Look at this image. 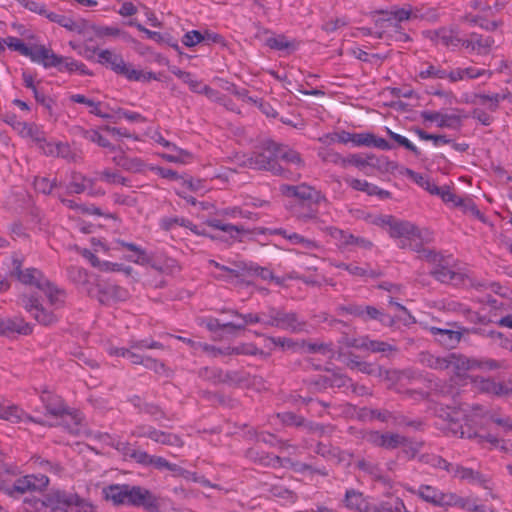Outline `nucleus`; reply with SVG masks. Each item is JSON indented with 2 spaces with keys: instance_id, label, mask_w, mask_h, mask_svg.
<instances>
[{
  "instance_id": "2f4dec72",
  "label": "nucleus",
  "mask_w": 512,
  "mask_h": 512,
  "mask_svg": "<svg viewBox=\"0 0 512 512\" xmlns=\"http://www.w3.org/2000/svg\"><path fill=\"white\" fill-rule=\"evenodd\" d=\"M485 74L491 75V72L485 69H477L474 67L457 68L448 73V79L451 82H457L464 79H476Z\"/></svg>"
},
{
  "instance_id": "c03bdc74",
  "label": "nucleus",
  "mask_w": 512,
  "mask_h": 512,
  "mask_svg": "<svg viewBox=\"0 0 512 512\" xmlns=\"http://www.w3.org/2000/svg\"><path fill=\"white\" fill-rule=\"evenodd\" d=\"M67 276L71 282L79 287H85L89 283L87 270L79 266L68 267Z\"/></svg>"
},
{
  "instance_id": "a878e982",
  "label": "nucleus",
  "mask_w": 512,
  "mask_h": 512,
  "mask_svg": "<svg viewBox=\"0 0 512 512\" xmlns=\"http://www.w3.org/2000/svg\"><path fill=\"white\" fill-rule=\"evenodd\" d=\"M481 430L482 426L478 424L476 415L466 417L460 431V438L475 440L478 444H483Z\"/></svg>"
},
{
  "instance_id": "b1692460",
  "label": "nucleus",
  "mask_w": 512,
  "mask_h": 512,
  "mask_svg": "<svg viewBox=\"0 0 512 512\" xmlns=\"http://www.w3.org/2000/svg\"><path fill=\"white\" fill-rule=\"evenodd\" d=\"M430 332L435 336L436 340L447 349L455 348L460 343L463 336L461 331L438 327H431Z\"/></svg>"
},
{
  "instance_id": "9d476101",
  "label": "nucleus",
  "mask_w": 512,
  "mask_h": 512,
  "mask_svg": "<svg viewBox=\"0 0 512 512\" xmlns=\"http://www.w3.org/2000/svg\"><path fill=\"white\" fill-rule=\"evenodd\" d=\"M452 367L457 375L470 370H495L502 367L501 363L493 359L470 358L460 353L447 354V369Z\"/></svg>"
},
{
  "instance_id": "4be33fe9",
  "label": "nucleus",
  "mask_w": 512,
  "mask_h": 512,
  "mask_svg": "<svg viewBox=\"0 0 512 512\" xmlns=\"http://www.w3.org/2000/svg\"><path fill=\"white\" fill-rule=\"evenodd\" d=\"M62 56L57 55L51 48L42 44H34V62L46 69L56 68L60 64Z\"/></svg>"
},
{
  "instance_id": "79ce46f5",
  "label": "nucleus",
  "mask_w": 512,
  "mask_h": 512,
  "mask_svg": "<svg viewBox=\"0 0 512 512\" xmlns=\"http://www.w3.org/2000/svg\"><path fill=\"white\" fill-rule=\"evenodd\" d=\"M113 161L115 164L124 170L130 171V172H140L142 171L144 164L143 162L138 158H129L125 156L124 154L120 156H115L113 158Z\"/></svg>"
},
{
  "instance_id": "3c124183",
  "label": "nucleus",
  "mask_w": 512,
  "mask_h": 512,
  "mask_svg": "<svg viewBox=\"0 0 512 512\" xmlns=\"http://www.w3.org/2000/svg\"><path fill=\"white\" fill-rule=\"evenodd\" d=\"M80 130L83 138L93 143H97L100 147L109 148L112 151L115 150V147L111 144V142L107 138L103 137L97 130H86L83 128H81Z\"/></svg>"
},
{
  "instance_id": "49530a36",
  "label": "nucleus",
  "mask_w": 512,
  "mask_h": 512,
  "mask_svg": "<svg viewBox=\"0 0 512 512\" xmlns=\"http://www.w3.org/2000/svg\"><path fill=\"white\" fill-rule=\"evenodd\" d=\"M93 31L98 38L122 37L125 40L130 39V35L117 26H94Z\"/></svg>"
},
{
  "instance_id": "423d86ee",
  "label": "nucleus",
  "mask_w": 512,
  "mask_h": 512,
  "mask_svg": "<svg viewBox=\"0 0 512 512\" xmlns=\"http://www.w3.org/2000/svg\"><path fill=\"white\" fill-rule=\"evenodd\" d=\"M381 223L389 227V234L393 238H399V247L419 251L422 239L419 229L408 221H400L391 215L382 217Z\"/></svg>"
},
{
  "instance_id": "ea45409f",
  "label": "nucleus",
  "mask_w": 512,
  "mask_h": 512,
  "mask_svg": "<svg viewBox=\"0 0 512 512\" xmlns=\"http://www.w3.org/2000/svg\"><path fill=\"white\" fill-rule=\"evenodd\" d=\"M207 225L213 229L223 231L231 236V238H237L240 233L246 232L243 226L233 225L229 223H223L219 219L207 220Z\"/></svg>"
},
{
  "instance_id": "aec40b11",
  "label": "nucleus",
  "mask_w": 512,
  "mask_h": 512,
  "mask_svg": "<svg viewBox=\"0 0 512 512\" xmlns=\"http://www.w3.org/2000/svg\"><path fill=\"white\" fill-rule=\"evenodd\" d=\"M494 42V39L490 36L485 37L473 32L467 39L463 40L462 46L467 50L477 52L479 55H487L494 45Z\"/></svg>"
},
{
  "instance_id": "dca6fc26",
  "label": "nucleus",
  "mask_w": 512,
  "mask_h": 512,
  "mask_svg": "<svg viewBox=\"0 0 512 512\" xmlns=\"http://www.w3.org/2000/svg\"><path fill=\"white\" fill-rule=\"evenodd\" d=\"M427 191L432 195L439 196L445 203H453L455 206H465L476 215L480 214V211L471 200L465 201L464 199L456 196L449 186H437L433 181H431L430 187L427 188Z\"/></svg>"
},
{
  "instance_id": "f257e3e1",
  "label": "nucleus",
  "mask_w": 512,
  "mask_h": 512,
  "mask_svg": "<svg viewBox=\"0 0 512 512\" xmlns=\"http://www.w3.org/2000/svg\"><path fill=\"white\" fill-rule=\"evenodd\" d=\"M33 279L34 288L39 291L37 297L34 296V320L44 326L51 325L57 321V317L53 310L47 309L42 303H39V298L44 296L50 307L56 310L64 306L66 292L50 282L41 271L36 269H34Z\"/></svg>"
},
{
  "instance_id": "c756f323",
  "label": "nucleus",
  "mask_w": 512,
  "mask_h": 512,
  "mask_svg": "<svg viewBox=\"0 0 512 512\" xmlns=\"http://www.w3.org/2000/svg\"><path fill=\"white\" fill-rule=\"evenodd\" d=\"M360 311L361 314H359L358 317L361 318L363 321L378 320L380 323L386 326H392L394 323V320L390 315L386 314L383 310H380L374 306L360 305Z\"/></svg>"
},
{
  "instance_id": "4c0bfd02",
  "label": "nucleus",
  "mask_w": 512,
  "mask_h": 512,
  "mask_svg": "<svg viewBox=\"0 0 512 512\" xmlns=\"http://www.w3.org/2000/svg\"><path fill=\"white\" fill-rule=\"evenodd\" d=\"M151 440L167 446L182 447L184 445L183 440L177 434L165 432L155 428Z\"/></svg>"
},
{
  "instance_id": "6e6552de",
  "label": "nucleus",
  "mask_w": 512,
  "mask_h": 512,
  "mask_svg": "<svg viewBox=\"0 0 512 512\" xmlns=\"http://www.w3.org/2000/svg\"><path fill=\"white\" fill-rule=\"evenodd\" d=\"M347 367L352 370L357 369L358 371L367 375L384 377L385 379L388 380L403 381L417 379L419 377V374L415 370H387L380 366H376L372 363L360 361L359 357L353 354H351L348 358Z\"/></svg>"
},
{
  "instance_id": "69168bd1",
  "label": "nucleus",
  "mask_w": 512,
  "mask_h": 512,
  "mask_svg": "<svg viewBox=\"0 0 512 512\" xmlns=\"http://www.w3.org/2000/svg\"><path fill=\"white\" fill-rule=\"evenodd\" d=\"M408 438L398 433L386 432L384 449L394 450L400 446H406Z\"/></svg>"
},
{
  "instance_id": "5fc2aeb1",
  "label": "nucleus",
  "mask_w": 512,
  "mask_h": 512,
  "mask_svg": "<svg viewBox=\"0 0 512 512\" xmlns=\"http://www.w3.org/2000/svg\"><path fill=\"white\" fill-rule=\"evenodd\" d=\"M412 131L421 140L432 141L435 146H438V145H441V144H450V143H452V139L448 138L446 135L429 134L426 131H424L423 129L418 128V127L413 128Z\"/></svg>"
},
{
  "instance_id": "0eeeda50",
  "label": "nucleus",
  "mask_w": 512,
  "mask_h": 512,
  "mask_svg": "<svg viewBox=\"0 0 512 512\" xmlns=\"http://www.w3.org/2000/svg\"><path fill=\"white\" fill-rule=\"evenodd\" d=\"M406 490L418 496L424 502L437 507H464V499L452 492H443L437 487L421 484L418 488L407 487Z\"/></svg>"
},
{
  "instance_id": "a18cd8bd",
  "label": "nucleus",
  "mask_w": 512,
  "mask_h": 512,
  "mask_svg": "<svg viewBox=\"0 0 512 512\" xmlns=\"http://www.w3.org/2000/svg\"><path fill=\"white\" fill-rule=\"evenodd\" d=\"M5 122L9 124L18 134L22 137H31L32 128L24 121H21L17 115L7 113L5 115Z\"/></svg>"
},
{
  "instance_id": "72a5a7b5",
  "label": "nucleus",
  "mask_w": 512,
  "mask_h": 512,
  "mask_svg": "<svg viewBox=\"0 0 512 512\" xmlns=\"http://www.w3.org/2000/svg\"><path fill=\"white\" fill-rule=\"evenodd\" d=\"M418 361L420 364L430 369L439 371L447 369V355L436 356L430 352L424 351L418 355Z\"/></svg>"
},
{
  "instance_id": "1a4fd4ad",
  "label": "nucleus",
  "mask_w": 512,
  "mask_h": 512,
  "mask_svg": "<svg viewBox=\"0 0 512 512\" xmlns=\"http://www.w3.org/2000/svg\"><path fill=\"white\" fill-rule=\"evenodd\" d=\"M40 402L42 403L45 415L59 417L66 414L73 422L70 432L73 434L79 432V426L83 421L82 414L78 410L69 411L60 396L52 391L43 390L40 395Z\"/></svg>"
},
{
  "instance_id": "2eb2a0df",
  "label": "nucleus",
  "mask_w": 512,
  "mask_h": 512,
  "mask_svg": "<svg viewBox=\"0 0 512 512\" xmlns=\"http://www.w3.org/2000/svg\"><path fill=\"white\" fill-rule=\"evenodd\" d=\"M23 263L24 256L20 253L13 252L3 256L2 265L6 275L15 278L22 284H32V270L30 268L23 270Z\"/></svg>"
},
{
  "instance_id": "864d4df0",
  "label": "nucleus",
  "mask_w": 512,
  "mask_h": 512,
  "mask_svg": "<svg viewBox=\"0 0 512 512\" xmlns=\"http://www.w3.org/2000/svg\"><path fill=\"white\" fill-rule=\"evenodd\" d=\"M5 45L12 51H17L19 54L27 57H32V48L28 47L21 39L13 36L5 38Z\"/></svg>"
},
{
  "instance_id": "a19ab883",
  "label": "nucleus",
  "mask_w": 512,
  "mask_h": 512,
  "mask_svg": "<svg viewBox=\"0 0 512 512\" xmlns=\"http://www.w3.org/2000/svg\"><path fill=\"white\" fill-rule=\"evenodd\" d=\"M452 474L456 477H459L462 480H468L470 482H479L483 485L484 488H487V486L485 485L486 481L482 478V475L471 468L455 465Z\"/></svg>"
},
{
  "instance_id": "f8f14e48",
  "label": "nucleus",
  "mask_w": 512,
  "mask_h": 512,
  "mask_svg": "<svg viewBox=\"0 0 512 512\" xmlns=\"http://www.w3.org/2000/svg\"><path fill=\"white\" fill-rule=\"evenodd\" d=\"M34 145L46 156L59 157L68 162H78L81 157L66 142L48 141L44 137L34 136Z\"/></svg>"
},
{
  "instance_id": "680f3d73",
  "label": "nucleus",
  "mask_w": 512,
  "mask_h": 512,
  "mask_svg": "<svg viewBox=\"0 0 512 512\" xmlns=\"http://www.w3.org/2000/svg\"><path fill=\"white\" fill-rule=\"evenodd\" d=\"M277 418L283 425L302 427L305 424V418L291 411L277 413Z\"/></svg>"
},
{
  "instance_id": "a211bd4d",
  "label": "nucleus",
  "mask_w": 512,
  "mask_h": 512,
  "mask_svg": "<svg viewBox=\"0 0 512 512\" xmlns=\"http://www.w3.org/2000/svg\"><path fill=\"white\" fill-rule=\"evenodd\" d=\"M277 155L278 162H280L284 167L290 168L292 171L301 175L300 171L305 167V161L298 151L287 145L278 143Z\"/></svg>"
},
{
  "instance_id": "412c9836",
  "label": "nucleus",
  "mask_w": 512,
  "mask_h": 512,
  "mask_svg": "<svg viewBox=\"0 0 512 512\" xmlns=\"http://www.w3.org/2000/svg\"><path fill=\"white\" fill-rule=\"evenodd\" d=\"M277 328L288 330L293 333H299L305 330L306 321L300 320L295 312H287L283 309H278V322Z\"/></svg>"
},
{
  "instance_id": "e433bc0d",
  "label": "nucleus",
  "mask_w": 512,
  "mask_h": 512,
  "mask_svg": "<svg viewBox=\"0 0 512 512\" xmlns=\"http://www.w3.org/2000/svg\"><path fill=\"white\" fill-rule=\"evenodd\" d=\"M57 70L62 73L63 72H68V73L78 72L81 75H91V72L89 71V69L87 68V66L84 63L74 60L70 57H64V56H62V60L60 61V64L58 65Z\"/></svg>"
},
{
  "instance_id": "58836bf2",
  "label": "nucleus",
  "mask_w": 512,
  "mask_h": 512,
  "mask_svg": "<svg viewBox=\"0 0 512 512\" xmlns=\"http://www.w3.org/2000/svg\"><path fill=\"white\" fill-rule=\"evenodd\" d=\"M508 97V94H500L495 93L492 95L479 93L475 94L474 102L480 105H487L488 109L491 111H496L499 107V103L505 100Z\"/></svg>"
},
{
  "instance_id": "338daca9",
  "label": "nucleus",
  "mask_w": 512,
  "mask_h": 512,
  "mask_svg": "<svg viewBox=\"0 0 512 512\" xmlns=\"http://www.w3.org/2000/svg\"><path fill=\"white\" fill-rule=\"evenodd\" d=\"M140 412L150 415L155 421L169 420L166 413L158 405L153 403H144L142 407H140Z\"/></svg>"
},
{
  "instance_id": "13d9d810",
  "label": "nucleus",
  "mask_w": 512,
  "mask_h": 512,
  "mask_svg": "<svg viewBox=\"0 0 512 512\" xmlns=\"http://www.w3.org/2000/svg\"><path fill=\"white\" fill-rule=\"evenodd\" d=\"M149 466H153L154 468H156L158 470H164V469L169 470L175 474H181V472L183 470L179 465H177L175 463H170L164 457L155 456V455H152L151 462H150Z\"/></svg>"
},
{
  "instance_id": "0e129e2a",
  "label": "nucleus",
  "mask_w": 512,
  "mask_h": 512,
  "mask_svg": "<svg viewBox=\"0 0 512 512\" xmlns=\"http://www.w3.org/2000/svg\"><path fill=\"white\" fill-rule=\"evenodd\" d=\"M24 412L17 406H7L0 408V419L11 422H19L22 420Z\"/></svg>"
},
{
  "instance_id": "4d7b16f0",
  "label": "nucleus",
  "mask_w": 512,
  "mask_h": 512,
  "mask_svg": "<svg viewBox=\"0 0 512 512\" xmlns=\"http://www.w3.org/2000/svg\"><path fill=\"white\" fill-rule=\"evenodd\" d=\"M268 491L272 497L279 498L290 503H294L297 500L296 493L281 485H272L269 487Z\"/></svg>"
},
{
  "instance_id": "4468645a",
  "label": "nucleus",
  "mask_w": 512,
  "mask_h": 512,
  "mask_svg": "<svg viewBox=\"0 0 512 512\" xmlns=\"http://www.w3.org/2000/svg\"><path fill=\"white\" fill-rule=\"evenodd\" d=\"M375 13L383 15L375 23L378 28H392L394 31L401 29L400 23L415 18L411 5L405 7L393 6L390 10H377Z\"/></svg>"
},
{
  "instance_id": "f704fd0d",
  "label": "nucleus",
  "mask_w": 512,
  "mask_h": 512,
  "mask_svg": "<svg viewBox=\"0 0 512 512\" xmlns=\"http://www.w3.org/2000/svg\"><path fill=\"white\" fill-rule=\"evenodd\" d=\"M225 354L227 355H251L256 356L260 355L264 358H267L269 356V353L264 352L263 350L259 349L255 344L253 343H243L238 346L234 347H225Z\"/></svg>"
},
{
  "instance_id": "e2e57ef3",
  "label": "nucleus",
  "mask_w": 512,
  "mask_h": 512,
  "mask_svg": "<svg viewBox=\"0 0 512 512\" xmlns=\"http://www.w3.org/2000/svg\"><path fill=\"white\" fill-rule=\"evenodd\" d=\"M266 341L271 343L274 347H279L282 348L283 350L296 351L298 348H300V343L287 337L267 336Z\"/></svg>"
},
{
  "instance_id": "bb28decb",
  "label": "nucleus",
  "mask_w": 512,
  "mask_h": 512,
  "mask_svg": "<svg viewBox=\"0 0 512 512\" xmlns=\"http://www.w3.org/2000/svg\"><path fill=\"white\" fill-rule=\"evenodd\" d=\"M115 243L117 245H119L120 247L127 249L134 253V255L126 257V259L128 261L139 264V265H146V264L150 263L151 257L148 255L146 250L143 249L142 247H140L134 243L124 241L122 239H117L115 241Z\"/></svg>"
},
{
  "instance_id": "603ef678",
  "label": "nucleus",
  "mask_w": 512,
  "mask_h": 512,
  "mask_svg": "<svg viewBox=\"0 0 512 512\" xmlns=\"http://www.w3.org/2000/svg\"><path fill=\"white\" fill-rule=\"evenodd\" d=\"M287 462H290V459L281 458L279 456L272 455L266 452H261V457H259V460L256 464H259L264 467L279 468L285 467Z\"/></svg>"
},
{
  "instance_id": "774afa93",
  "label": "nucleus",
  "mask_w": 512,
  "mask_h": 512,
  "mask_svg": "<svg viewBox=\"0 0 512 512\" xmlns=\"http://www.w3.org/2000/svg\"><path fill=\"white\" fill-rule=\"evenodd\" d=\"M32 486V481L29 475L17 479L11 488L8 489L10 495H22L28 491Z\"/></svg>"
},
{
  "instance_id": "cd10ccee",
  "label": "nucleus",
  "mask_w": 512,
  "mask_h": 512,
  "mask_svg": "<svg viewBox=\"0 0 512 512\" xmlns=\"http://www.w3.org/2000/svg\"><path fill=\"white\" fill-rule=\"evenodd\" d=\"M115 243L117 245H119L120 247L127 249L134 253V255L126 257V259L128 261L139 264V265H146V264L150 263L151 257L148 255L146 250L143 249L142 247H140L134 243L124 241L122 239H117L115 241Z\"/></svg>"
},
{
  "instance_id": "7ed1b4c3",
  "label": "nucleus",
  "mask_w": 512,
  "mask_h": 512,
  "mask_svg": "<svg viewBox=\"0 0 512 512\" xmlns=\"http://www.w3.org/2000/svg\"><path fill=\"white\" fill-rule=\"evenodd\" d=\"M277 154L278 143L271 140L266 141L260 151L252 153L247 159L246 165L252 169L269 171L273 175L281 176L288 180H299L301 175L278 162Z\"/></svg>"
},
{
  "instance_id": "393cba45",
  "label": "nucleus",
  "mask_w": 512,
  "mask_h": 512,
  "mask_svg": "<svg viewBox=\"0 0 512 512\" xmlns=\"http://www.w3.org/2000/svg\"><path fill=\"white\" fill-rule=\"evenodd\" d=\"M349 345L357 349H366L373 353H386L396 350L392 345L388 344L387 342L371 340L368 337L353 339L349 343Z\"/></svg>"
},
{
  "instance_id": "37998d69",
  "label": "nucleus",
  "mask_w": 512,
  "mask_h": 512,
  "mask_svg": "<svg viewBox=\"0 0 512 512\" xmlns=\"http://www.w3.org/2000/svg\"><path fill=\"white\" fill-rule=\"evenodd\" d=\"M480 389L483 392H486V393H489V394H493V395H497V396L507 395V394H509L512 391L511 389H509L503 383L496 382V381H494L492 379L482 380L481 383H480Z\"/></svg>"
},
{
  "instance_id": "6ab92c4d",
  "label": "nucleus",
  "mask_w": 512,
  "mask_h": 512,
  "mask_svg": "<svg viewBox=\"0 0 512 512\" xmlns=\"http://www.w3.org/2000/svg\"><path fill=\"white\" fill-rule=\"evenodd\" d=\"M344 506L356 512H371L372 504L364 494L356 489H347L343 499Z\"/></svg>"
},
{
  "instance_id": "5701e85b",
  "label": "nucleus",
  "mask_w": 512,
  "mask_h": 512,
  "mask_svg": "<svg viewBox=\"0 0 512 512\" xmlns=\"http://www.w3.org/2000/svg\"><path fill=\"white\" fill-rule=\"evenodd\" d=\"M421 118L425 121H436L440 128L458 129L461 126V117L458 115L442 114L436 111H422Z\"/></svg>"
},
{
  "instance_id": "20e7f679",
  "label": "nucleus",
  "mask_w": 512,
  "mask_h": 512,
  "mask_svg": "<svg viewBox=\"0 0 512 512\" xmlns=\"http://www.w3.org/2000/svg\"><path fill=\"white\" fill-rule=\"evenodd\" d=\"M50 508L51 512H94L95 507L77 494L54 491L44 495L42 500L34 499V507L38 503Z\"/></svg>"
},
{
  "instance_id": "ddd939ff",
  "label": "nucleus",
  "mask_w": 512,
  "mask_h": 512,
  "mask_svg": "<svg viewBox=\"0 0 512 512\" xmlns=\"http://www.w3.org/2000/svg\"><path fill=\"white\" fill-rule=\"evenodd\" d=\"M279 190L282 195L289 198H297L302 203L320 204L328 202L326 196L321 191L306 183L299 185L282 184Z\"/></svg>"
},
{
  "instance_id": "6e6d98bb",
  "label": "nucleus",
  "mask_w": 512,
  "mask_h": 512,
  "mask_svg": "<svg viewBox=\"0 0 512 512\" xmlns=\"http://www.w3.org/2000/svg\"><path fill=\"white\" fill-rule=\"evenodd\" d=\"M437 41L446 47L462 45L464 39L459 38L453 31L440 30L436 33Z\"/></svg>"
},
{
  "instance_id": "9b49d317",
  "label": "nucleus",
  "mask_w": 512,
  "mask_h": 512,
  "mask_svg": "<svg viewBox=\"0 0 512 512\" xmlns=\"http://www.w3.org/2000/svg\"><path fill=\"white\" fill-rule=\"evenodd\" d=\"M448 264V260L445 259V262H441L437 264V266H434L430 274L436 280L444 284H453L455 286L470 285L478 290L485 287L483 283L471 278L467 273L453 270L448 266Z\"/></svg>"
},
{
  "instance_id": "7c9ffc66",
  "label": "nucleus",
  "mask_w": 512,
  "mask_h": 512,
  "mask_svg": "<svg viewBox=\"0 0 512 512\" xmlns=\"http://www.w3.org/2000/svg\"><path fill=\"white\" fill-rule=\"evenodd\" d=\"M34 99L37 102L38 107L42 109V113L48 120L56 121L55 116V100L49 96L45 95L42 91H40L37 87L34 86Z\"/></svg>"
},
{
  "instance_id": "f3484780",
  "label": "nucleus",
  "mask_w": 512,
  "mask_h": 512,
  "mask_svg": "<svg viewBox=\"0 0 512 512\" xmlns=\"http://www.w3.org/2000/svg\"><path fill=\"white\" fill-rule=\"evenodd\" d=\"M59 466L34 456V490H41L49 484L48 473H58Z\"/></svg>"
},
{
  "instance_id": "de8ad7c7",
  "label": "nucleus",
  "mask_w": 512,
  "mask_h": 512,
  "mask_svg": "<svg viewBox=\"0 0 512 512\" xmlns=\"http://www.w3.org/2000/svg\"><path fill=\"white\" fill-rule=\"evenodd\" d=\"M91 178H87L81 173L74 172L71 176V181L67 185L69 193L81 194L88 188V183Z\"/></svg>"
},
{
  "instance_id": "f03ea898",
  "label": "nucleus",
  "mask_w": 512,
  "mask_h": 512,
  "mask_svg": "<svg viewBox=\"0 0 512 512\" xmlns=\"http://www.w3.org/2000/svg\"><path fill=\"white\" fill-rule=\"evenodd\" d=\"M104 498L114 506L144 507L154 510L158 507L155 495L142 486L111 484L103 488Z\"/></svg>"
},
{
  "instance_id": "473e14b6",
  "label": "nucleus",
  "mask_w": 512,
  "mask_h": 512,
  "mask_svg": "<svg viewBox=\"0 0 512 512\" xmlns=\"http://www.w3.org/2000/svg\"><path fill=\"white\" fill-rule=\"evenodd\" d=\"M274 234L281 235L287 239L291 244L301 245L303 248L312 250L318 248V244L311 239L305 238L304 236L296 232H288L283 228H278L273 231Z\"/></svg>"
},
{
  "instance_id": "052dcab7",
  "label": "nucleus",
  "mask_w": 512,
  "mask_h": 512,
  "mask_svg": "<svg viewBox=\"0 0 512 512\" xmlns=\"http://www.w3.org/2000/svg\"><path fill=\"white\" fill-rule=\"evenodd\" d=\"M266 45L274 50L283 51L288 49H294L295 45L289 41L286 36L278 35L276 37H269L266 40Z\"/></svg>"
},
{
  "instance_id": "39448f33",
  "label": "nucleus",
  "mask_w": 512,
  "mask_h": 512,
  "mask_svg": "<svg viewBox=\"0 0 512 512\" xmlns=\"http://www.w3.org/2000/svg\"><path fill=\"white\" fill-rule=\"evenodd\" d=\"M97 62L109 67L116 74L124 76L129 81L149 82L151 80H158L155 73L143 72L133 68L131 64H127L124 61L120 54H116L108 49L99 51Z\"/></svg>"
},
{
  "instance_id": "c9c22d12",
  "label": "nucleus",
  "mask_w": 512,
  "mask_h": 512,
  "mask_svg": "<svg viewBox=\"0 0 512 512\" xmlns=\"http://www.w3.org/2000/svg\"><path fill=\"white\" fill-rule=\"evenodd\" d=\"M335 267L344 269L351 275L358 277L378 278L381 276V272L371 269L368 265L366 267H361L352 263L346 264L344 262H339L335 264Z\"/></svg>"
},
{
  "instance_id": "09e8293b",
  "label": "nucleus",
  "mask_w": 512,
  "mask_h": 512,
  "mask_svg": "<svg viewBox=\"0 0 512 512\" xmlns=\"http://www.w3.org/2000/svg\"><path fill=\"white\" fill-rule=\"evenodd\" d=\"M59 25L67 29L68 31L75 32L77 34H83L87 30L88 23L83 19L74 20L68 16L63 15L59 19Z\"/></svg>"
},
{
  "instance_id": "8fccbe9b",
  "label": "nucleus",
  "mask_w": 512,
  "mask_h": 512,
  "mask_svg": "<svg viewBox=\"0 0 512 512\" xmlns=\"http://www.w3.org/2000/svg\"><path fill=\"white\" fill-rule=\"evenodd\" d=\"M319 204L301 203L297 211V218L301 221H316L318 220V206Z\"/></svg>"
},
{
  "instance_id": "bf43d9fd",
  "label": "nucleus",
  "mask_w": 512,
  "mask_h": 512,
  "mask_svg": "<svg viewBox=\"0 0 512 512\" xmlns=\"http://www.w3.org/2000/svg\"><path fill=\"white\" fill-rule=\"evenodd\" d=\"M346 183L356 191L365 192L367 195L372 196L376 192L377 186L369 183L366 180L356 178H346Z\"/></svg>"
},
{
  "instance_id": "c85d7f7f",
  "label": "nucleus",
  "mask_w": 512,
  "mask_h": 512,
  "mask_svg": "<svg viewBox=\"0 0 512 512\" xmlns=\"http://www.w3.org/2000/svg\"><path fill=\"white\" fill-rule=\"evenodd\" d=\"M2 336H9L10 334L17 333L27 335L31 331L29 323L20 316H14L11 318H4Z\"/></svg>"
}]
</instances>
